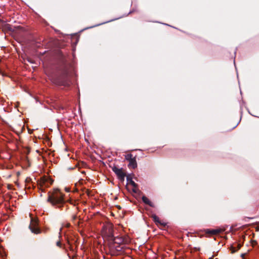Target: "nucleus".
Instances as JSON below:
<instances>
[{
  "instance_id": "nucleus-13",
  "label": "nucleus",
  "mask_w": 259,
  "mask_h": 259,
  "mask_svg": "<svg viewBox=\"0 0 259 259\" xmlns=\"http://www.w3.org/2000/svg\"><path fill=\"white\" fill-rule=\"evenodd\" d=\"M158 226H160L161 227H165L166 225V224L163 222H162L161 220H160V223H158Z\"/></svg>"
},
{
  "instance_id": "nucleus-14",
  "label": "nucleus",
  "mask_w": 259,
  "mask_h": 259,
  "mask_svg": "<svg viewBox=\"0 0 259 259\" xmlns=\"http://www.w3.org/2000/svg\"><path fill=\"white\" fill-rule=\"evenodd\" d=\"M131 185H132L133 187H137V184H136L134 181H132L131 182Z\"/></svg>"
},
{
  "instance_id": "nucleus-4",
  "label": "nucleus",
  "mask_w": 259,
  "mask_h": 259,
  "mask_svg": "<svg viewBox=\"0 0 259 259\" xmlns=\"http://www.w3.org/2000/svg\"><path fill=\"white\" fill-rule=\"evenodd\" d=\"M51 184L52 182H50V180L46 177L41 178L39 181V184L41 187H48Z\"/></svg>"
},
{
  "instance_id": "nucleus-6",
  "label": "nucleus",
  "mask_w": 259,
  "mask_h": 259,
  "mask_svg": "<svg viewBox=\"0 0 259 259\" xmlns=\"http://www.w3.org/2000/svg\"><path fill=\"white\" fill-rule=\"evenodd\" d=\"M224 231V230L221 229H211V230H207L206 231V233L212 235H217L219 234L220 233Z\"/></svg>"
},
{
  "instance_id": "nucleus-9",
  "label": "nucleus",
  "mask_w": 259,
  "mask_h": 259,
  "mask_svg": "<svg viewBox=\"0 0 259 259\" xmlns=\"http://www.w3.org/2000/svg\"><path fill=\"white\" fill-rule=\"evenodd\" d=\"M142 200L145 203L149 205L151 207H154L153 203L147 197L143 196L142 197Z\"/></svg>"
},
{
  "instance_id": "nucleus-5",
  "label": "nucleus",
  "mask_w": 259,
  "mask_h": 259,
  "mask_svg": "<svg viewBox=\"0 0 259 259\" xmlns=\"http://www.w3.org/2000/svg\"><path fill=\"white\" fill-rule=\"evenodd\" d=\"M113 170L117 175L119 179H120L121 180H124V177L125 176V174L123 171V170L121 168H118L116 167H114L113 168Z\"/></svg>"
},
{
  "instance_id": "nucleus-3",
  "label": "nucleus",
  "mask_w": 259,
  "mask_h": 259,
  "mask_svg": "<svg viewBox=\"0 0 259 259\" xmlns=\"http://www.w3.org/2000/svg\"><path fill=\"white\" fill-rule=\"evenodd\" d=\"M30 216H31V214H29ZM31 217V222L29 225V228L31 230V232L34 234H38L40 233V231L39 228L37 227V220Z\"/></svg>"
},
{
  "instance_id": "nucleus-7",
  "label": "nucleus",
  "mask_w": 259,
  "mask_h": 259,
  "mask_svg": "<svg viewBox=\"0 0 259 259\" xmlns=\"http://www.w3.org/2000/svg\"><path fill=\"white\" fill-rule=\"evenodd\" d=\"M241 244L240 243L236 244L231 246V248H230L231 252L232 253L235 252L237 250L241 248Z\"/></svg>"
},
{
  "instance_id": "nucleus-16",
  "label": "nucleus",
  "mask_w": 259,
  "mask_h": 259,
  "mask_svg": "<svg viewBox=\"0 0 259 259\" xmlns=\"http://www.w3.org/2000/svg\"><path fill=\"white\" fill-rule=\"evenodd\" d=\"M57 245L58 246L60 247V246H61V242H60V241H58V242H57Z\"/></svg>"
},
{
  "instance_id": "nucleus-10",
  "label": "nucleus",
  "mask_w": 259,
  "mask_h": 259,
  "mask_svg": "<svg viewBox=\"0 0 259 259\" xmlns=\"http://www.w3.org/2000/svg\"><path fill=\"white\" fill-rule=\"evenodd\" d=\"M152 218L153 219L154 222L156 225H158V223H160V220L159 218L155 214H153L152 215Z\"/></svg>"
},
{
  "instance_id": "nucleus-11",
  "label": "nucleus",
  "mask_w": 259,
  "mask_h": 259,
  "mask_svg": "<svg viewBox=\"0 0 259 259\" xmlns=\"http://www.w3.org/2000/svg\"><path fill=\"white\" fill-rule=\"evenodd\" d=\"M135 158H136V157H134L132 154H128L125 155V159L128 161V162L131 161V159H134Z\"/></svg>"
},
{
  "instance_id": "nucleus-17",
  "label": "nucleus",
  "mask_w": 259,
  "mask_h": 259,
  "mask_svg": "<svg viewBox=\"0 0 259 259\" xmlns=\"http://www.w3.org/2000/svg\"><path fill=\"white\" fill-rule=\"evenodd\" d=\"M256 244V241H254L253 242H252V245H254Z\"/></svg>"
},
{
  "instance_id": "nucleus-8",
  "label": "nucleus",
  "mask_w": 259,
  "mask_h": 259,
  "mask_svg": "<svg viewBox=\"0 0 259 259\" xmlns=\"http://www.w3.org/2000/svg\"><path fill=\"white\" fill-rule=\"evenodd\" d=\"M128 166L129 168H135L137 167V161H136V158H135L134 159H131V161H130L129 162V163L128 164Z\"/></svg>"
},
{
  "instance_id": "nucleus-15",
  "label": "nucleus",
  "mask_w": 259,
  "mask_h": 259,
  "mask_svg": "<svg viewBox=\"0 0 259 259\" xmlns=\"http://www.w3.org/2000/svg\"><path fill=\"white\" fill-rule=\"evenodd\" d=\"M245 255H246V254H245V253H242V254H241V257H242L243 259H244V257H245Z\"/></svg>"
},
{
  "instance_id": "nucleus-18",
  "label": "nucleus",
  "mask_w": 259,
  "mask_h": 259,
  "mask_svg": "<svg viewBox=\"0 0 259 259\" xmlns=\"http://www.w3.org/2000/svg\"><path fill=\"white\" fill-rule=\"evenodd\" d=\"M66 191L68 192L69 190L67 188H66Z\"/></svg>"
},
{
  "instance_id": "nucleus-1",
  "label": "nucleus",
  "mask_w": 259,
  "mask_h": 259,
  "mask_svg": "<svg viewBox=\"0 0 259 259\" xmlns=\"http://www.w3.org/2000/svg\"><path fill=\"white\" fill-rule=\"evenodd\" d=\"M48 201L52 206L61 208L65 204L64 194L58 189H54L48 194Z\"/></svg>"
},
{
  "instance_id": "nucleus-12",
  "label": "nucleus",
  "mask_w": 259,
  "mask_h": 259,
  "mask_svg": "<svg viewBox=\"0 0 259 259\" xmlns=\"http://www.w3.org/2000/svg\"><path fill=\"white\" fill-rule=\"evenodd\" d=\"M110 241H113L115 243L119 244L123 241V240L120 238H115L113 237V239L110 240Z\"/></svg>"
},
{
  "instance_id": "nucleus-2",
  "label": "nucleus",
  "mask_w": 259,
  "mask_h": 259,
  "mask_svg": "<svg viewBox=\"0 0 259 259\" xmlns=\"http://www.w3.org/2000/svg\"><path fill=\"white\" fill-rule=\"evenodd\" d=\"M102 235L104 238L110 240L113 239V229L111 224L108 223L104 225L102 230Z\"/></svg>"
}]
</instances>
